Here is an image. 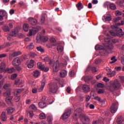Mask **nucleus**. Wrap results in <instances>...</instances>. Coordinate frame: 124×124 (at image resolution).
Here are the masks:
<instances>
[{
  "label": "nucleus",
  "mask_w": 124,
  "mask_h": 124,
  "mask_svg": "<svg viewBox=\"0 0 124 124\" xmlns=\"http://www.w3.org/2000/svg\"><path fill=\"white\" fill-rule=\"evenodd\" d=\"M121 84L118 80H115L112 83L108 86V89L110 92H113L114 91H117V90H119V88H120Z\"/></svg>",
  "instance_id": "1"
},
{
  "label": "nucleus",
  "mask_w": 124,
  "mask_h": 124,
  "mask_svg": "<svg viewBox=\"0 0 124 124\" xmlns=\"http://www.w3.org/2000/svg\"><path fill=\"white\" fill-rule=\"evenodd\" d=\"M58 91V84L56 83L53 82L49 84V91L52 93H57Z\"/></svg>",
  "instance_id": "2"
},
{
  "label": "nucleus",
  "mask_w": 124,
  "mask_h": 124,
  "mask_svg": "<svg viewBox=\"0 0 124 124\" xmlns=\"http://www.w3.org/2000/svg\"><path fill=\"white\" fill-rule=\"evenodd\" d=\"M104 46L108 50V54H111L112 51L114 50V45L111 43L109 44H104Z\"/></svg>",
  "instance_id": "3"
},
{
  "label": "nucleus",
  "mask_w": 124,
  "mask_h": 124,
  "mask_svg": "<svg viewBox=\"0 0 124 124\" xmlns=\"http://www.w3.org/2000/svg\"><path fill=\"white\" fill-rule=\"evenodd\" d=\"M118 107H119V103L115 102L113 103L111 106L110 107V112L112 114L116 113L118 110Z\"/></svg>",
  "instance_id": "4"
},
{
  "label": "nucleus",
  "mask_w": 124,
  "mask_h": 124,
  "mask_svg": "<svg viewBox=\"0 0 124 124\" xmlns=\"http://www.w3.org/2000/svg\"><path fill=\"white\" fill-rule=\"evenodd\" d=\"M39 29H40L39 27H33L32 29L30 30L28 36H32V35H34L39 31Z\"/></svg>",
  "instance_id": "5"
},
{
  "label": "nucleus",
  "mask_w": 124,
  "mask_h": 124,
  "mask_svg": "<svg viewBox=\"0 0 124 124\" xmlns=\"http://www.w3.org/2000/svg\"><path fill=\"white\" fill-rule=\"evenodd\" d=\"M71 115V110L67 109L66 111L62 114V119L63 120H66Z\"/></svg>",
  "instance_id": "6"
},
{
  "label": "nucleus",
  "mask_w": 124,
  "mask_h": 124,
  "mask_svg": "<svg viewBox=\"0 0 124 124\" xmlns=\"http://www.w3.org/2000/svg\"><path fill=\"white\" fill-rule=\"evenodd\" d=\"M82 112H83L82 108H77L74 112L73 118L75 120H77V116H79V114L82 113Z\"/></svg>",
  "instance_id": "7"
},
{
  "label": "nucleus",
  "mask_w": 124,
  "mask_h": 124,
  "mask_svg": "<svg viewBox=\"0 0 124 124\" xmlns=\"http://www.w3.org/2000/svg\"><path fill=\"white\" fill-rule=\"evenodd\" d=\"M116 30L115 31L117 32V36H118L119 37H122L123 35H124V32H123V29L121 28H118V27H115Z\"/></svg>",
  "instance_id": "8"
},
{
  "label": "nucleus",
  "mask_w": 124,
  "mask_h": 124,
  "mask_svg": "<svg viewBox=\"0 0 124 124\" xmlns=\"http://www.w3.org/2000/svg\"><path fill=\"white\" fill-rule=\"evenodd\" d=\"M107 71H108L107 75H108V77H113L116 76V71H112V69L110 68H107Z\"/></svg>",
  "instance_id": "9"
},
{
  "label": "nucleus",
  "mask_w": 124,
  "mask_h": 124,
  "mask_svg": "<svg viewBox=\"0 0 124 124\" xmlns=\"http://www.w3.org/2000/svg\"><path fill=\"white\" fill-rule=\"evenodd\" d=\"M60 66V63L59 62V61H57L54 63L53 66V71L54 72H58L60 69L59 68Z\"/></svg>",
  "instance_id": "10"
},
{
  "label": "nucleus",
  "mask_w": 124,
  "mask_h": 124,
  "mask_svg": "<svg viewBox=\"0 0 124 124\" xmlns=\"http://www.w3.org/2000/svg\"><path fill=\"white\" fill-rule=\"evenodd\" d=\"M12 64L14 66L20 65V64H21V60H20L18 57L15 58L13 61Z\"/></svg>",
  "instance_id": "11"
},
{
  "label": "nucleus",
  "mask_w": 124,
  "mask_h": 124,
  "mask_svg": "<svg viewBox=\"0 0 124 124\" xmlns=\"http://www.w3.org/2000/svg\"><path fill=\"white\" fill-rule=\"evenodd\" d=\"M28 20L29 23L32 25V26H35L37 24V20L32 17H29Z\"/></svg>",
  "instance_id": "12"
},
{
  "label": "nucleus",
  "mask_w": 124,
  "mask_h": 124,
  "mask_svg": "<svg viewBox=\"0 0 124 124\" xmlns=\"http://www.w3.org/2000/svg\"><path fill=\"white\" fill-rule=\"evenodd\" d=\"M5 66H6V64L5 62H2L1 63V66L0 67V73H2V72H5Z\"/></svg>",
  "instance_id": "13"
},
{
  "label": "nucleus",
  "mask_w": 124,
  "mask_h": 124,
  "mask_svg": "<svg viewBox=\"0 0 124 124\" xmlns=\"http://www.w3.org/2000/svg\"><path fill=\"white\" fill-rule=\"evenodd\" d=\"M13 99V96H10L9 97H7L5 99L6 102L9 105H12V102L11 100Z\"/></svg>",
  "instance_id": "14"
},
{
  "label": "nucleus",
  "mask_w": 124,
  "mask_h": 124,
  "mask_svg": "<svg viewBox=\"0 0 124 124\" xmlns=\"http://www.w3.org/2000/svg\"><path fill=\"white\" fill-rule=\"evenodd\" d=\"M116 123L117 124H124V118H123V117H118L116 120Z\"/></svg>",
  "instance_id": "15"
},
{
  "label": "nucleus",
  "mask_w": 124,
  "mask_h": 124,
  "mask_svg": "<svg viewBox=\"0 0 124 124\" xmlns=\"http://www.w3.org/2000/svg\"><path fill=\"white\" fill-rule=\"evenodd\" d=\"M82 90L84 93H88L90 92V86L87 84H84L82 86Z\"/></svg>",
  "instance_id": "16"
},
{
  "label": "nucleus",
  "mask_w": 124,
  "mask_h": 124,
  "mask_svg": "<svg viewBox=\"0 0 124 124\" xmlns=\"http://www.w3.org/2000/svg\"><path fill=\"white\" fill-rule=\"evenodd\" d=\"M1 120L3 122H6L7 121V117H6V114L5 112L3 111L1 114Z\"/></svg>",
  "instance_id": "17"
},
{
  "label": "nucleus",
  "mask_w": 124,
  "mask_h": 124,
  "mask_svg": "<svg viewBox=\"0 0 124 124\" xmlns=\"http://www.w3.org/2000/svg\"><path fill=\"white\" fill-rule=\"evenodd\" d=\"M35 63V62L32 60H31L29 62V63L28 64V68H32L33 66H34V63Z\"/></svg>",
  "instance_id": "18"
},
{
  "label": "nucleus",
  "mask_w": 124,
  "mask_h": 124,
  "mask_svg": "<svg viewBox=\"0 0 124 124\" xmlns=\"http://www.w3.org/2000/svg\"><path fill=\"white\" fill-rule=\"evenodd\" d=\"M23 91H24L23 89H16L15 90V92H14V95H18L19 94H20L21 93H22V92H23Z\"/></svg>",
  "instance_id": "19"
},
{
  "label": "nucleus",
  "mask_w": 124,
  "mask_h": 124,
  "mask_svg": "<svg viewBox=\"0 0 124 124\" xmlns=\"http://www.w3.org/2000/svg\"><path fill=\"white\" fill-rule=\"evenodd\" d=\"M67 74V72L66 71L62 70L60 72V77H62V78H64L66 76Z\"/></svg>",
  "instance_id": "20"
},
{
  "label": "nucleus",
  "mask_w": 124,
  "mask_h": 124,
  "mask_svg": "<svg viewBox=\"0 0 124 124\" xmlns=\"http://www.w3.org/2000/svg\"><path fill=\"white\" fill-rule=\"evenodd\" d=\"M15 110V108H13L10 107L7 108V111L8 115H11V114H12Z\"/></svg>",
  "instance_id": "21"
},
{
  "label": "nucleus",
  "mask_w": 124,
  "mask_h": 124,
  "mask_svg": "<svg viewBox=\"0 0 124 124\" xmlns=\"http://www.w3.org/2000/svg\"><path fill=\"white\" fill-rule=\"evenodd\" d=\"M5 71L8 73H13L15 72V69L13 67L10 68H7L5 69Z\"/></svg>",
  "instance_id": "22"
},
{
  "label": "nucleus",
  "mask_w": 124,
  "mask_h": 124,
  "mask_svg": "<svg viewBox=\"0 0 124 124\" xmlns=\"http://www.w3.org/2000/svg\"><path fill=\"white\" fill-rule=\"evenodd\" d=\"M45 86V79H43L42 81V85L40 88L39 89V92L40 93H41V92L43 91V90L44 89V87Z\"/></svg>",
  "instance_id": "23"
},
{
  "label": "nucleus",
  "mask_w": 124,
  "mask_h": 124,
  "mask_svg": "<svg viewBox=\"0 0 124 124\" xmlns=\"http://www.w3.org/2000/svg\"><path fill=\"white\" fill-rule=\"evenodd\" d=\"M104 17L106 22L110 21L112 20V16L110 15H108L107 16H104Z\"/></svg>",
  "instance_id": "24"
},
{
  "label": "nucleus",
  "mask_w": 124,
  "mask_h": 124,
  "mask_svg": "<svg viewBox=\"0 0 124 124\" xmlns=\"http://www.w3.org/2000/svg\"><path fill=\"white\" fill-rule=\"evenodd\" d=\"M42 37L40 34H38L36 36V39L37 43H40L41 42Z\"/></svg>",
  "instance_id": "25"
},
{
  "label": "nucleus",
  "mask_w": 124,
  "mask_h": 124,
  "mask_svg": "<svg viewBox=\"0 0 124 124\" xmlns=\"http://www.w3.org/2000/svg\"><path fill=\"white\" fill-rule=\"evenodd\" d=\"M76 7L78 8V10L80 11L81 9H83L84 6H83L82 3L79 2L76 4Z\"/></svg>",
  "instance_id": "26"
},
{
  "label": "nucleus",
  "mask_w": 124,
  "mask_h": 124,
  "mask_svg": "<svg viewBox=\"0 0 124 124\" xmlns=\"http://www.w3.org/2000/svg\"><path fill=\"white\" fill-rule=\"evenodd\" d=\"M44 64H42L41 62L37 63V67L39 69H41V70H43L44 69Z\"/></svg>",
  "instance_id": "27"
},
{
  "label": "nucleus",
  "mask_w": 124,
  "mask_h": 124,
  "mask_svg": "<svg viewBox=\"0 0 124 124\" xmlns=\"http://www.w3.org/2000/svg\"><path fill=\"white\" fill-rule=\"evenodd\" d=\"M19 55H22V52L21 51H16L13 52L11 56L13 57H17V56H19Z\"/></svg>",
  "instance_id": "28"
},
{
  "label": "nucleus",
  "mask_w": 124,
  "mask_h": 124,
  "mask_svg": "<svg viewBox=\"0 0 124 124\" xmlns=\"http://www.w3.org/2000/svg\"><path fill=\"white\" fill-rule=\"evenodd\" d=\"M11 95V92L10 90L7 91L6 92L4 93H3V96H5V97H8Z\"/></svg>",
  "instance_id": "29"
},
{
  "label": "nucleus",
  "mask_w": 124,
  "mask_h": 124,
  "mask_svg": "<svg viewBox=\"0 0 124 124\" xmlns=\"http://www.w3.org/2000/svg\"><path fill=\"white\" fill-rule=\"evenodd\" d=\"M29 109L30 110H33V111H36V110H37V107L34 104H32L29 107Z\"/></svg>",
  "instance_id": "30"
},
{
  "label": "nucleus",
  "mask_w": 124,
  "mask_h": 124,
  "mask_svg": "<svg viewBox=\"0 0 124 124\" xmlns=\"http://www.w3.org/2000/svg\"><path fill=\"white\" fill-rule=\"evenodd\" d=\"M109 8H110L111 10H116L117 7H116V5H115L114 3H110Z\"/></svg>",
  "instance_id": "31"
},
{
  "label": "nucleus",
  "mask_w": 124,
  "mask_h": 124,
  "mask_svg": "<svg viewBox=\"0 0 124 124\" xmlns=\"http://www.w3.org/2000/svg\"><path fill=\"white\" fill-rule=\"evenodd\" d=\"M33 76L34 77H36V78H37L38 76H40V72H39V71L38 70H35L33 72Z\"/></svg>",
  "instance_id": "32"
},
{
  "label": "nucleus",
  "mask_w": 124,
  "mask_h": 124,
  "mask_svg": "<svg viewBox=\"0 0 124 124\" xmlns=\"http://www.w3.org/2000/svg\"><path fill=\"white\" fill-rule=\"evenodd\" d=\"M57 51H58V53H62V52H63V47L62 46H58Z\"/></svg>",
  "instance_id": "33"
},
{
  "label": "nucleus",
  "mask_w": 124,
  "mask_h": 124,
  "mask_svg": "<svg viewBox=\"0 0 124 124\" xmlns=\"http://www.w3.org/2000/svg\"><path fill=\"white\" fill-rule=\"evenodd\" d=\"M29 24H24L23 25V30L25 31H29Z\"/></svg>",
  "instance_id": "34"
},
{
  "label": "nucleus",
  "mask_w": 124,
  "mask_h": 124,
  "mask_svg": "<svg viewBox=\"0 0 124 124\" xmlns=\"http://www.w3.org/2000/svg\"><path fill=\"white\" fill-rule=\"evenodd\" d=\"M27 49H28V50H32V49H33V48H34V46L33 45V43H31L30 44V45L27 46Z\"/></svg>",
  "instance_id": "35"
},
{
  "label": "nucleus",
  "mask_w": 124,
  "mask_h": 124,
  "mask_svg": "<svg viewBox=\"0 0 124 124\" xmlns=\"http://www.w3.org/2000/svg\"><path fill=\"white\" fill-rule=\"evenodd\" d=\"M2 30L3 31L7 32L10 31V30L9 29V27L6 25H4L2 27Z\"/></svg>",
  "instance_id": "36"
},
{
  "label": "nucleus",
  "mask_w": 124,
  "mask_h": 124,
  "mask_svg": "<svg viewBox=\"0 0 124 124\" xmlns=\"http://www.w3.org/2000/svg\"><path fill=\"white\" fill-rule=\"evenodd\" d=\"M95 49V50H104L103 46L100 45H96Z\"/></svg>",
  "instance_id": "37"
},
{
  "label": "nucleus",
  "mask_w": 124,
  "mask_h": 124,
  "mask_svg": "<svg viewBox=\"0 0 124 124\" xmlns=\"http://www.w3.org/2000/svg\"><path fill=\"white\" fill-rule=\"evenodd\" d=\"M39 118L40 120H44V119H46V115L44 113H40Z\"/></svg>",
  "instance_id": "38"
},
{
  "label": "nucleus",
  "mask_w": 124,
  "mask_h": 124,
  "mask_svg": "<svg viewBox=\"0 0 124 124\" xmlns=\"http://www.w3.org/2000/svg\"><path fill=\"white\" fill-rule=\"evenodd\" d=\"M46 104V103H45V102H40L39 103V106L41 108H44V107H45Z\"/></svg>",
  "instance_id": "39"
},
{
  "label": "nucleus",
  "mask_w": 124,
  "mask_h": 124,
  "mask_svg": "<svg viewBox=\"0 0 124 124\" xmlns=\"http://www.w3.org/2000/svg\"><path fill=\"white\" fill-rule=\"evenodd\" d=\"M33 111L30 110L28 113V116L29 118H32L33 117Z\"/></svg>",
  "instance_id": "40"
},
{
  "label": "nucleus",
  "mask_w": 124,
  "mask_h": 124,
  "mask_svg": "<svg viewBox=\"0 0 124 124\" xmlns=\"http://www.w3.org/2000/svg\"><path fill=\"white\" fill-rule=\"evenodd\" d=\"M122 41H121L120 39H112L111 40V42L112 43H120Z\"/></svg>",
  "instance_id": "41"
},
{
  "label": "nucleus",
  "mask_w": 124,
  "mask_h": 124,
  "mask_svg": "<svg viewBox=\"0 0 124 124\" xmlns=\"http://www.w3.org/2000/svg\"><path fill=\"white\" fill-rule=\"evenodd\" d=\"M111 4V2L109 1H106L103 6L104 7H110V5Z\"/></svg>",
  "instance_id": "42"
},
{
  "label": "nucleus",
  "mask_w": 124,
  "mask_h": 124,
  "mask_svg": "<svg viewBox=\"0 0 124 124\" xmlns=\"http://www.w3.org/2000/svg\"><path fill=\"white\" fill-rule=\"evenodd\" d=\"M10 35L11 36L15 37L17 36V32L15 31H11Z\"/></svg>",
  "instance_id": "43"
},
{
  "label": "nucleus",
  "mask_w": 124,
  "mask_h": 124,
  "mask_svg": "<svg viewBox=\"0 0 124 124\" xmlns=\"http://www.w3.org/2000/svg\"><path fill=\"white\" fill-rule=\"evenodd\" d=\"M111 61H112L110 62V64H112V63H114V62H117V59H116V57L113 56L111 58Z\"/></svg>",
  "instance_id": "44"
},
{
  "label": "nucleus",
  "mask_w": 124,
  "mask_h": 124,
  "mask_svg": "<svg viewBox=\"0 0 124 124\" xmlns=\"http://www.w3.org/2000/svg\"><path fill=\"white\" fill-rule=\"evenodd\" d=\"M37 50L41 53H44V49H43L41 46L37 47Z\"/></svg>",
  "instance_id": "45"
},
{
  "label": "nucleus",
  "mask_w": 124,
  "mask_h": 124,
  "mask_svg": "<svg viewBox=\"0 0 124 124\" xmlns=\"http://www.w3.org/2000/svg\"><path fill=\"white\" fill-rule=\"evenodd\" d=\"M47 41H48V37L47 36L42 37L41 42H47Z\"/></svg>",
  "instance_id": "46"
},
{
  "label": "nucleus",
  "mask_w": 124,
  "mask_h": 124,
  "mask_svg": "<svg viewBox=\"0 0 124 124\" xmlns=\"http://www.w3.org/2000/svg\"><path fill=\"white\" fill-rule=\"evenodd\" d=\"M109 33L112 35V36H117V32L116 33L113 30H110L109 31Z\"/></svg>",
  "instance_id": "47"
},
{
  "label": "nucleus",
  "mask_w": 124,
  "mask_h": 124,
  "mask_svg": "<svg viewBox=\"0 0 124 124\" xmlns=\"http://www.w3.org/2000/svg\"><path fill=\"white\" fill-rule=\"evenodd\" d=\"M47 121L49 124H52V122H53V118L50 116H48Z\"/></svg>",
  "instance_id": "48"
},
{
  "label": "nucleus",
  "mask_w": 124,
  "mask_h": 124,
  "mask_svg": "<svg viewBox=\"0 0 124 124\" xmlns=\"http://www.w3.org/2000/svg\"><path fill=\"white\" fill-rule=\"evenodd\" d=\"M115 15L116 16H122L123 15V12L117 10L115 12Z\"/></svg>",
  "instance_id": "49"
},
{
  "label": "nucleus",
  "mask_w": 124,
  "mask_h": 124,
  "mask_svg": "<svg viewBox=\"0 0 124 124\" xmlns=\"http://www.w3.org/2000/svg\"><path fill=\"white\" fill-rule=\"evenodd\" d=\"M104 40H105V42H106L105 44H109L111 43V42H110V41H111V39H110V38H105Z\"/></svg>",
  "instance_id": "50"
},
{
  "label": "nucleus",
  "mask_w": 124,
  "mask_h": 124,
  "mask_svg": "<svg viewBox=\"0 0 124 124\" xmlns=\"http://www.w3.org/2000/svg\"><path fill=\"white\" fill-rule=\"evenodd\" d=\"M122 20V17H121V16H118V17H117L114 18V19H113V21H114V22H115V23H117V22H119V21H120V20Z\"/></svg>",
  "instance_id": "51"
},
{
  "label": "nucleus",
  "mask_w": 124,
  "mask_h": 124,
  "mask_svg": "<svg viewBox=\"0 0 124 124\" xmlns=\"http://www.w3.org/2000/svg\"><path fill=\"white\" fill-rule=\"evenodd\" d=\"M93 96L94 97V99L95 100H97V101H100L101 98L99 97L98 96H95V94H93Z\"/></svg>",
  "instance_id": "52"
},
{
  "label": "nucleus",
  "mask_w": 124,
  "mask_h": 124,
  "mask_svg": "<svg viewBox=\"0 0 124 124\" xmlns=\"http://www.w3.org/2000/svg\"><path fill=\"white\" fill-rule=\"evenodd\" d=\"M30 56L31 58H35V57H36V56H37V55H36V54H35V53L34 52H31L30 54Z\"/></svg>",
  "instance_id": "53"
},
{
  "label": "nucleus",
  "mask_w": 124,
  "mask_h": 124,
  "mask_svg": "<svg viewBox=\"0 0 124 124\" xmlns=\"http://www.w3.org/2000/svg\"><path fill=\"white\" fill-rule=\"evenodd\" d=\"M58 82H59V84H60L61 87H63V83H64L63 79H59Z\"/></svg>",
  "instance_id": "54"
},
{
  "label": "nucleus",
  "mask_w": 124,
  "mask_h": 124,
  "mask_svg": "<svg viewBox=\"0 0 124 124\" xmlns=\"http://www.w3.org/2000/svg\"><path fill=\"white\" fill-rule=\"evenodd\" d=\"M104 93H105V90L103 89H100L97 91V93L99 94Z\"/></svg>",
  "instance_id": "55"
},
{
  "label": "nucleus",
  "mask_w": 124,
  "mask_h": 124,
  "mask_svg": "<svg viewBox=\"0 0 124 124\" xmlns=\"http://www.w3.org/2000/svg\"><path fill=\"white\" fill-rule=\"evenodd\" d=\"M74 75H75L74 71H71L69 73V76H70V77H74Z\"/></svg>",
  "instance_id": "56"
},
{
  "label": "nucleus",
  "mask_w": 124,
  "mask_h": 124,
  "mask_svg": "<svg viewBox=\"0 0 124 124\" xmlns=\"http://www.w3.org/2000/svg\"><path fill=\"white\" fill-rule=\"evenodd\" d=\"M45 22V16H43L41 17V25L44 24V22Z\"/></svg>",
  "instance_id": "57"
},
{
  "label": "nucleus",
  "mask_w": 124,
  "mask_h": 124,
  "mask_svg": "<svg viewBox=\"0 0 124 124\" xmlns=\"http://www.w3.org/2000/svg\"><path fill=\"white\" fill-rule=\"evenodd\" d=\"M97 88H104V84L99 83L97 84Z\"/></svg>",
  "instance_id": "58"
},
{
  "label": "nucleus",
  "mask_w": 124,
  "mask_h": 124,
  "mask_svg": "<svg viewBox=\"0 0 124 124\" xmlns=\"http://www.w3.org/2000/svg\"><path fill=\"white\" fill-rule=\"evenodd\" d=\"M49 67H45V66L44 67V70H42V71H44L45 72H48L49 71Z\"/></svg>",
  "instance_id": "59"
},
{
  "label": "nucleus",
  "mask_w": 124,
  "mask_h": 124,
  "mask_svg": "<svg viewBox=\"0 0 124 124\" xmlns=\"http://www.w3.org/2000/svg\"><path fill=\"white\" fill-rule=\"evenodd\" d=\"M20 101V96H16L15 97V101L16 102H18V101Z\"/></svg>",
  "instance_id": "60"
},
{
  "label": "nucleus",
  "mask_w": 124,
  "mask_h": 124,
  "mask_svg": "<svg viewBox=\"0 0 124 124\" xmlns=\"http://www.w3.org/2000/svg\"><path fill=\"white\" fill-rule=\"evenodd\" d=\"M105 101H106V100L104 99H100V101H99V102H100V103H102V104H105Z\"/></svg>",
  "instance_id": "61"
},
{
  "label": "nucleus",
  "mask_w": 124,
  "mask_h": 124,
  "mask_svg": "<svg viewBox=\"0 0 124 124\" xmlns=\"http://www.w3.org/2000/svg\"><path fill=\"white\" fill-rule=\"evenodd\" d=\"M16 77H17V74H14L12 75L11 79L12 80H14V79H15Z\"/></svg>",
  "instance_id": "62"
},
{
  "label": "nucleus",
  "mask_w": 124,
  "mask_h": 124,
  "mask_svg": "<svg viewBox=\"0 0 124 124\" xmlns=\"http://www.w3.org/2000/svg\"><path fill=\"white\" fill-rule=\"evenodd\" d=\"M16 69L17 70V71H21V66L19 65L16 66Z\"/></svg>",
  "instance_id": "63"
},
{
  "label": "nucleus",
  "mask_w": 124,
  "mask_h": 124,
  "mask_svg": "<svg viewBox=\"0 0 124 124\" xmlns=\"http://www.w3.org/2000/svg\"><path fill=\"white\" fill-rule=\"evenodd\" d=\"M3 89H4L5 90H8V89H9V84H5L3 86Z\"/></svg>",
  "instance_id": "64"
}]
</instances>
